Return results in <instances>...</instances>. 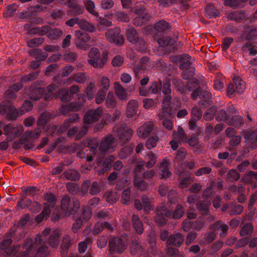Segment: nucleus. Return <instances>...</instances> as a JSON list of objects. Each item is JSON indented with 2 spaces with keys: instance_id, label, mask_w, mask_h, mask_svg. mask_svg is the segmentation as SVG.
<instances>
[{
  "instance_id": "2eb2a0df",
  "label": "nucleus",
  "mask_w": 257,
  "mask_h": 257,
  "mask_svg": "<svg viewBox=\"0 0 257 257\" xmlns=\"http://www.w3.org/2000/svg\"><path fill=\"white\" fill-rule=\"evenodd\" d=\"M0 114L2 115L10 114L12 117L18 116V111L8 101H3L0 104Z\"/></svg>"
},
{
  "instance_id": "8fccbe9b",
  "label": "nucleus",
  "mask_w": 257,
  "mask_h": 257,
  "mask_svg": "<svg viewBox=\"0 0 257 257\" xmlns=\"http://www.w3.org/2000/svg\"><path fill=\"white\" fill-rule=\"evenodd\" d=\"M243 122V118L241 116L236 115L233 116L231 118H229L228 120L227 121V123L229 125H233L235 127L240 126Z\"/></svg>"
},
{
  "instance_id": "bb28decb",
  "label": "nucleus",
  "mask_w": 257,
  "mask_h": 257,
  "mask_svg": "<svg viewBox=\"0 0 257 257\" xmlns=\"http://www.w3.org/2000/svg\"><path fill=\"white\" fill-rule=\"evenodd\" d=\"M61 177H64L66 179L71 181H77L80 178V174L78 171L74 169H69L65 171Z\"/></svg>"
},
{
  "instance_id": "774afa93",
  "label": "nucleus",
  "mask_w": 257,
  "mask_h": 257,
  "mask_svg": "<svg viewBox=\"0 0 257 257\" xmlns=\"http://www.w3.org/2000/svg\"><path fill=\"white\" fill-rule=\"evenodd\" d=\"M75 106H76V105L74 102H72L69 104L63 105L60 107V111L62 113L66 115L70 111L77 110Z\"/></svg>"
},
{
  "instance_id": "dca6fc26",
  "label": "nucleus",
  "mask_w": 257,
  "mask_h": 257,
  "mask_svg": "<svg viewBox=\"0 0 257 257\" xmlns=\"http://www.w3.org/2000/svg\"><path fill=\"white\" fill-rule=\"evenodd\" d=\"M75 36L77 47L81 49H84L86 50V49L84 47V44L90 40V37L89 35L80 30H76L75 32Z\"/></svg>"
},
{
  "instance_id": "e433bc0d",
  "label": "nucleus",
  "mask_w": 257,
  "mask_h": 257,
  "mask_svg": "<svg viewBox=\"0 0 257 257\" xmlns=\"http://www.w3.org/2000/svg\"><path fill=\"white\" fill-rule=\"evenodd\" d=\"M79 26L82 29L89 32H94L96 31V28L93 24L83 19H81Z\"/></svg>"
},
{
  "instance_id": "de8ad7c7",
  "label": "nucleus",
  "mask_w": 257,
  "mask_h": 257,
  "mask_svg": "<svg viewBox=\"0 0 257 257\" xmlns=\"http://www.w3.org/2000/svg\"><path fill=\"white\" fill-rule=\"evenodd\" d=\"M116 104L115 97L112 92H109L105 100V105L107 107L113 108Z\"/></svg>"
},
{
  "instance_id": "aec40b11",
  "label": "nucleus",
  "mask_w": 257,
  "mask_h": 257,
  "mask_svg": "<svg viewBox=\"0 0 257 257\" xmlns=\"http://www.w3.org/2000/svg\"><path fill=\"white\" fill-rule=\"evenodd\" d=\"M43 33L51 39H57L63 34V32L59 28H51L49 26L43 27Z\"/></svg>"
},
{
  "instance_id": "20e7f679",
  "label": "nucleus",
  "mask_w": 257,
  "mask_h": 257,
  "mask_svg": "<svg viewBox=\"0 0 257 257\" xmlns=\"http://www.w3.org/2000/svg\"><path fill=\"white\" fill-rule=\"evenodd\" d=\"M118 137L121 146L126 144L131 140L134 131L125 124H121L114 130Z\"/></svg>"
},
{
  "instance_id": "09e8293b",
  "label": "nucleus",
  "mask_w": 257,
  "mask_h": 257,
  "mask_svg": "<svg viewBox=\"0 0 257 257\" xmlns=\"http://www.w3.org/2000/svg\"><path fill=\"white\" fill-rule=\"evenodd\" d=\"M92 239L90 237H87L84 241H81L78 244V251L80 253L85 252L88 246L91 245Z\"/></svg>"
},
{
  "instance_id": "6e6d98bb",
  "label": "nucleus",
  "mask_w": 257,
  "mask_h": 257,
  "mask_svg": "<svg viewBox=\"0 0 257 257\" xmlns=\"http://www.w3.org/2000/svg\"><path fill=\"white\" fill-rule=\"evenodd\" d=\"M244 138L249 142L257 146V130L251 132H247L245 134Z\"/></svg>"
},
{
  "instance_id": "49530a36",
  "label": "nucleus",
  "mask_w": 257,
  "mask_h": 257,
  "mask_svg": "<svg viewBox=\"0 0 257 257\" xmlns=\"http://www.w3.org/2000/svg\"><path fill=\"white\" fill-rule=\"evenodd\" d=\"M253 231V226L251 223H247L241 228L239 234L241 236L250 235Z\"/></svg>"
},
{
  "instance_id": "f03ea898",
  "label": "nucleus",
  "mask_w": 257,
  "mask_h": 257,
  "mask_svg": "<svg viewBox=\"0 0 257 257\" xmlns=\"http://www.w3.org/2000/svg\"><path fill=\"white\" fill-rule=\"evenodd\" d=\"M185 213L183 207L180 204H177L173 212L164 205L158 206L156 209V215L154 219L160 226L166 223L167 218L178 219L181 218Z\"/></svg>"
},
{
  "instance_id": "58836bf2",
  "label": "nucleus",
  "mask_w": 257,
  "mask_h": 257,
  "mask_svg": "<svg viewBox=\"0 0 257 257\" xmlns=\"http://www.w3.org/2000/svg\"><path fill=\"white\" fill-rule=\"evenodd\" d=\"M233 82L235 85L236 92L239 94L242 93L245 88L244 82L238 77H234Z\"/></svg>"
},
{
  "instance_id": "a878e982",
  "label": "nucleus",
  "mask_w": 257,
  "mask_h": 257,
  "mask_svg": "<svg viewBox=\"0 0 257 257\" xmlns=\"http://www.w3.org/2000/svg\"><path fill=\"white\" fill-rule=\"evenodd\" d=\"M72 242L69 235L66 234L63 237V240L61 244V255L62 257H66L67 255V250L69 248Z\"/></svg>"
},
{
  "instance_id": "c03bdc74",
  "label": "nucleus",
  "mask_w": 257,
  "mask_h": 257,
  "mask_svg": "<svg viewBox=\"0 0 257 257\" xmlns=\"http://www.w3.org/2000/svg\"><path fill=\"white\" fill-rule=\"evenodd\" d=\"M105 200L109 203L113 204L119 199V195L115 192H108L104 195Z\"/></svg>"
},
{
  "instance_id": "0eeeda50",
  "label": "nucleus",
  "mask_w": 257,
  "mask_h": 257,
  "mask_svg": "<svg viewBox=\"0 0 257 257\" xmlns=\"http://www.w3.org/2000/svg\"><path fill=\"white\" fill-rule=\"evenodd\" d=\"M49 235L47 242L50 246L53 248L57 247L59 243V238L60 236V231L58 229H51L49 228H46L43 231L42 234L40 236L45 239L44 237Z\"/></svg>"
},
{
  "instance_id": "37998d69",
  "label": "nucleus",
  "mask_w": 257,
  "mask_h": 257,
  "mask_svg": "<svg viewBox=\"0 0 257 257\" xmlns=\"http://www.w3.org/2000/svg\"><path fill=\"white\" fill-rule=\"evenodd\" d=\"M109 212L107 210L104 209H97L94 212V218L97 220L102 219L109 218Z\"/></svg>"
},
{
  "instance_id": "7ed1b4c3",
  "label": "nucleus",
  "mask_w": 257,
  "mask_h": 257,
  "mask_svg": "<svg viewBox=\"0 0 257 257\" xmlns=\"http://www.w3.org/2000/svg\"><path fill=\"white\" fill-rule=\"evenodd\" d=\"M80 206V202L77 199H73L71 202L70 198L67 196H63L61 199V209L66 215L75 214Z\"/></svg>"
},
{
  "instance_id": "5fc2aeb1",
  "label": "nucleus",
  "mask_w": 257,
  "mask_h": 257,
  "mask_svg": "<svg viewBox=\"0 0 257 257\" xmlns=\"http://www.w3.org/2000/svg\"><path fill=\"white\" fill-rule=\"evenodd\" d=\"M145 158L149 160L146 164V166L147 168L150 169L156 164L157 157L152 152H150L146 156Z\"/></svg>"
},
{
  "instance_id": "ea45409f",
  "label": "nucleus",
  "mask_w": 257,
  "mask_h": 257,
  "mask_svg": "<svg viewBox=\"0 0 257 257\" xmlns=\"http://www.w3.org/2000/svg\"><path fill=\"white\" fill-rule=\"evenodd\" d=\"M177 38H171L169 37H165L158 40V43L160 46L165 47L166 46H173L177 41Z\"/></svg>"
},
{
  "instance_id": "39448f33",
  "label": "nucleus",
  "mask_w": 257,
  "mask_h": 257,
  "mask_svg": "<svg viewBox=\"0 0 257 257\" xmlns=\"http://www.w3.org/2000/svg\"><path fill=\"white\" fill-rule=\"evenodd\" d=\"M118 141L112 135H108L103 138L100 144L99 150L104 153L113 152L116 148Z\"/></svg>"
},
{
  "instance_id": "5701e85b",
  "label": "nucleus",
  "mask_w": 257,
  "mask_h": 257,
  "mask_svg": "<svg viewBox=\"0 0 257 257\" xmlns=\"http://www.w3.org/2000/svg\"><path fill=\"white\" fill-rule=\"evenodd\" d=\"M171 28L169 24L164 20L158 21L154 26L155 30L160 35L168 32Z\"/></svg>"
},
{
  "instance_id": "f3484780",
  "label": "nucleus",
  "mask_w": 257,
  "mask_h": 257,
  "mask_svg": "<svg viewBox=\"0 0 257 257\" xmlns=\"http://www.w3.org/2000/svg\"><path fill=\"white\" fill-rule=\"evenodd\" d=\"M184 241V236L179 232H174L169 235L167 241V245L174 246L179 247Z\"/></svg>"
},
{
  "instance_id": "69168bd1",
  "label": "nucleus",
  "mask_w": 257,
  "mask_h": 257,
  "mask_svg": "<svg viewBox=\"0 0 257 257\" xmlns=\"http://www.w3.org/2000/svg\"><path fill=\"white\" fill-rule=\"evenodd\" d=\"M134 185L142 191L147 189L148 184L144 181L143 177L135 179L134 181Z\"/></svg>"
},
{
  "instance_id": "b1692460",
  "label": "nucleus",
  "mask_w": 257,
  "mask_h": 257,
  "mask_svg": "<svg viewBox=\"0 0 257 257\" xmlns=\"http://www.w3.org/2000/svg\"><path fill=\"white\" fill-rule=\"evenodd\" d=\"M114 91L116 96L121 100H126L128 95L126 89L118 82L114 83Z\"/></svg>"
},
{
  "instance_id": "9b49d317",
  "label": "nucleus",
  "mask_w": 257,
  "mask_h": 257,
  "mask_svg": "<svg viewBox=\"0 0 257 257\" xmlns=\"http://www.w3.org/2000/svg\"><path fill=\"white\" fill-rule=\"evenodd\" d=\"M120 32V30L118 28L109 29L105 33V37L110 43L121 45L124 43V38Z\"/></svg>"
},
{
  "instance_id": "4468645a",
  "label": "nucleus",
  "mask_w": 257,
  "mask_h": 257,
  "mask_svg": "<svg viewBox=\"0 0 257 257\" xmlns=\"http://www.w3.org/2000/svg\"><path fill=\"white\" fill-rule=\"evenodd\" d=\"M87 147L89 148V150H86L85 154L88 155L85 157L86 161L90 162L93 160L95 156V151L99 144V141L96 138H93L91 140L86 141Z\"/></svg>"
},
{
  "instance_id": "6ab92c4d",
  "label": "nucleus",
  "mask_w": 257,
  "mask_h": 257,
  "mask_svg": "<svg viewBox=\"0 0 257 257\" xmlns=\"http://www.w3.org/2000/svg\"><path fill=\"white\" fill-rule=\"evenodd\" d=\"M23 84L22 83H17L9 87L5 93V97L8 99H15L17 98V93L22 88Z\"/></svg>"
},
{
  "instance_id": "9d476101",
  "label": "nucleus",
  "mask_w": 257,
  "mask_h": 257,
  "mask_svg": "<svg viewBox=\"0 0 257 257\" xmlns=\"http://www.w3.org/2000/svg\"><path fill=\"white\" fill-rule=\"evenodd\" d=\"M109 246L111 253L120 254L125 250L127 244L124 239L119 237H114L110 240Z\"/></svg>"
},
{
  "instance_id": "c9c22d12",
  "label": "nucleus",
  "mask_w": 257,
  "mask_h": 257,
  "mask_svg": "<svg viewBox=\"0 0 257 257\" xmlns=\"http://www.w3.org/2000/svg\"><path fill=\"white\" fill-rule=\"evenodd\" d=\"M219 14L218 11L211 4L207 5L205 9V16L209 19L214 18Z\"/></svg>"
},
{
  "instance_id": "7c9ffc66",
  "label": "nucleus",
  "mask_w": 257,
  "mask_h": 257,
  "mask_svg": "<svg viewBox=\"0 0 257 257\" xmlns=\"http://www.w3.org/2000/svg\"><path fill=\"white\" fill-rule=\"evenodd\" d=\"M246 17L244 11H235L233 12L227 13L226 17L228 20H234L238 22L243 19Z\"/></svg>"
},
{
  "instance_id": "f257e3e1",
  "label": "nucleus",
  "mask_w": 257,
  "mask_h": 257,
  "mask_svg": "<svg viewBox=\"0 0 257 257\" xmlns=\"http://www.w3.org/2000/svg\"><path fill=\"white\" fill-rule=\"evenodd\" d=\"M43 240L40 234L35 236L34 240L27 238L22 246L24 251L18 253L16 257H47L50 251L48 247L44 244Z\"/></svg>"
},
{
  "instance_id": "473e14b6",
  "label": "nucleus",
  "mask_w": 257,
  "mask_h": 257,
  "mask_svg": "<svg viewBox=\"0 0 257 257\" xmlns=\"http://www.w3.org/2000/svg\"><path fill=\"white\" fill-rule=\"evenodd\" d=\"M173 138L179 142H185L187 140L184 131L180 126L178 127L177 131H174L172 134Z\"/></svg>"
},
{
  "instance_id": "e2e57ef3",
  "label": "nucleus",
  "mask_w": 257,
  "mask_h": 257,
  "mask_svg": "<svg viewBox=\"0 0 257 257\" xmlns=\"http://www.w3.org/2000/svg\"><path fill=\"white\" fill-rule=\"evenodd\" d=\"M45 199L47 201L46 206L49 207H54L56 203V198L55 196L52 193H46L45 195ZM45 205H44L45 206Z\"/></svg>"
},
{
  "instance_id": "bf43d9fd",
  "label": "nucleus",
  "mask_w": 257,
  "mask_h": 257,
  "mask_svg": "<svg viewBox=\"0 0 257 257\" xmlns=\"http://www.w3.org/2000/svg\"><path fill=\"white\" fill-rule=\"evenodd\" d=\"M112 26V24L111 21L105 18H101L97 25V28L99 31H103L105 30L106 28Z\"/></svg>"
},
{
  "instance_id": "f704fd0d",
  "label": "nucleus",
  "mask_w": 257,
  "mask_h": 257,
  "mask_svg": "<svg viewBox=\"0 0 257 257\" xmlns=\"http://www.w3.org/2000/svg\"><path fill=\"white\" fill-rule=\"evenodd\" d=\"M29 53L32 56H35L37 61L44 60L48 57L47 53L42 52V50L39 49L31 50Z\"/></svg>"
},
{
  "instance_id": "0e129e2a",
  "label": "nucleus",
  "mask_w": 257,
  "mask_h": 257,
  "mask_svg": "<svg viewBox=\"0 0 257 257\" xmlns=\"http://www.w3.org/2000/svg\"><path fill=\"white\" fill-rule=\"evenodd\" d=\"M70 79L72 80L75 81L77 83L83 84L86 81L87 77L84 73H77L71 77Z\"/></svg>"
},
{
  "instance_id": "2f4dec72",
  "label": "nucleus",
  "mask_w": 257,
  "mask_h": 257,
  "mask_svg": "<svg viewBox=\"0 0 257 257\" xmlns=\"http://www.w3.org/2000/svg\"><path fill=\"white\" fill-rule=\"evenodd\" d=\"M145 252V249L139 243V242L134 240L133 241L131 245V253L133 254L142 255Z\"/></svg>"
},
{
  "instance_id": "864d4df0",
  "label": "nucleus",
  "mask_w": 257,
  "mask_h": 257,
  "mask_svg": "<svg viewBox=\"0 0 257 257\" xmlns=\"http://www.w3.org/2000/svg\"><path fill=\"white\" fill-rule=\"evenodd\" d=\"M17 9L18 7L15 4L8 6L6 11L4 13V16L7 18L14 16Z\"/></svg>"
},
{
  "instance_id": "a211bd4d",
  "label": "nucleus",
  "mask_w": 257,
  "mask_h": 257,
  "mask_svg": "<svg viewBox=\"0 0 257 257\" xmlns=\"http://www.w3.org/2000/svg\"><path fill=\"white\" fill-rule=\"evenodd\" d=\"M139 103L136 100H129L126 105V116L128 118H133L137 114Z\"/></svg>"
},
{
  "instance_id": "412c9836",
  "label": "nucleus",
  "mask_w": 257,
  "mask_h": 257,
  "mask_svg": "<svg viewBox=\"0 0 257 257\" xmlns=\"http://www.w3.org/2000/svg\"><path fill=\"white\" fill-rule=\"evenodd\" d=\"M174 61L176 62L181 63L179 66V68L181 70L187 68L191 64V58L188 54H183L176 56L174 57Z\"/></svg>"
},
{
  "instance_id": "1a4fd4ad",
  "label": "nucleus",
  "mask_w": 257,
  "mask_h": 257,
  "mask_svg": "<svg viewBox=\"0 0 257 257\" xmlns=\"http://www.w3.org/2000/svg\"><path fill=\"white\" fill-rule=\"evenodd\" d=\"M3 130L7 140L11 141L21 135L23 127L20 124L9 123L4 127Z\"/></svg>"
},
{
  "instance_id": "4c0bfd02",
  "label": "nucleus",
  "mask_w": 257,
  "mask_h": 257,
  "mask_svg": "<svg viewBox=\"0 0 257 257\" xmlns=\"http://www.w3.org/2000/svg\"><path fill=\"white\" fill-rule=\"evenodd\" d=\"M151 19V16L147 13L143 16H139L133 20V24L136 26H141L145 24Z\"/></svg>"
},
{
  "instance_id": "f8f14e48",
  "label": "nucleus",
  "mask_w": 257,
  "mask_h": 257,
  "mask_svg": "<svg viewBox=\"0 0 257 257\" xmlns=\"http://www.w3.org/2000/svg\"><path fill=\"white\" fill-rule=\"evenodd\" d=\"M103 113V109L98 107L95 109H90L84 116V122L86 124H91L97 121Z\"/></svg>"
},
{
  "instance_id": "052dcab7",
  "label": "nucleus",
  "mask_w": 257,
  "mask_h": 257,
  "mask_svg": "<svg viewBox=\"0 0 257 257\" xmlns=\"http://www.w3.org/2000/svg\"><path fill=\"white\" fill-rule=\"evenodd\" d=\"M50 213V209H49V207L46 206V204H45L44 210L40 214L36 217L35 220L37 222L40 223L45 218H47L49 216Z\"/></svg>"
},
{
  "instance_id": "6e6552de",
  "label": "nucleus",
  "mask_w": 257,
  "mask_h": 257,
  "mask_svg": "<svg viewBox=\"0 0 257 257\" xmlns=\"http://www.w3.org/2000/svg\"><path fill=\"white\" fill-rule=\"evenodd\" d=\"M12 240L10 238L6 239L0 243V253L5 257H13L19 250L20 245L11 246Z\"/></svg>"
},
{
  "instance_id": "3c124183",
  "label": "nucleus",
  "mask_w": 257,
  "mask_h": 257,
  "mask_svg": "<svg viewBox=\"0 0 257 257\" xmlns=\"http://www.w3.org/2000/svg\"><path fill=\"white\" fill-rule=\"evenodd\" d=\"M210 202L208 201H199L196 204L197 209L201 212L203 214H206L208 211L209 206Z\"/></svg>"
},
{
  "instance_id": "a19ab883",
  "label": "nucleus",
  "mask_w": 257,
  "mask_h": 257,
  "mask_svg": "<svg viewBox=\"0 0 257 257\" xmlns=\"http://www.w3.org/2000/svg\"><path fill=\"white\" fill-rule=\"evenodd\" d=\"M142 201L143 202V208L146 212L147 213L153 210L154 206L152 204V201L145 195L142 196Z\"/></svg>"
},
{
  "instance_id": "c756f323",
  "label": "nucleus",
  "mask_w": 257,
  "mask_h": 257,
  "mask_svg": "<svg viewBox=\"0 0 257 257\" xmlns=\"http://www.w3.org/2000/svg\"><path fill=\"white\" fill-rule=\"evenodd\" d=\"M110 80L108 77L105 76H100L97 81L99 90L107 91L110 87Z\"/></svg>"
},
{
  "instance_id": "338daca9",
  "label": "nucleus",
  "mask_w": 257,
  "mask_h": 257,
  "mask_svg": "<svg viewBox=\"0 0 257 257\" xmlns=\"http://www.w3.org/2000/svg\"><path fill=\"white\" fill-rule=\"evenodd\" d=\"M127 37L128 41L133 44L140 37L135 29H130L127 31Z\"/></svg>"
},
{
  "instance_id": "cd10ccee",
  "label": "nucleus",
  "mask_w": 257,
  "mask_h": 257,
  "mask_svg": "<svg viewBox=\"0 0 257 257\" xmlns=\"http://www.w3.org/2000/svg\"><path fill=\"white\" fill-rule=\"evenodd\" d=\"M55 98H60L61 100L63 102H67L71 100V95L67 88L59 90L53 96Z\"/></svg>"
},
{
  "instance_id": "72a5a7b5",
  "label": "nucleus",
  "mask_w": 257,
  "mask_h": 257,
  "mask_svg": "<svg viewBox=\"0 0 257 257\" xmlns=\"http://www.w3.org/2000/svg\"><path fill=\"white\" fill-rule=\"evenodd\" d=\"M114 157L113 156H111L104 161L103 163L102 168L97 169L96 170V172L99 175H102L104 172L109 170L111 168L110 163L114 160Z\"/></svg>"
},
{
  "instance_id": "ddd939ff",
  "label": "nucleus",
  "mask_w": 257,
  "mask_h": 257,
  "mask_svg": "<svg viewBox=\"0 0 257 257\" xmlns=\"http://www.w3.org/2000/svg\"><path fill=\"white\" fill-rule=\"evenodd\" d=\"M154 128V124L152 121H147L138 128L137 133L139 138L146 139L150 136Z\"/></svg>"
},
{
  "instance_id": "680f3d73",
  "label": "nucleus",
  "mask_w": 257,
  "mask_h": 257,
  "mask_svg": "<svg viewBox=\"0 0 257 257\" xmlns=\"http://www.w3.org/2000/svg\"><path fill=\"white\" fill-rule=\"evenodd\" d=\"M136 49L140 52H143L147 49L146 42L141 38L139 37L133 44Z\"/></svg>"
},
{
  "instance_id": "603ef678",
  "label": "nucleus",
  "mask_w": 257,
  "mask_h": 257,
  "mask_svg": "<svg viewBox=\"0 0 257 257\" xmlns=\"http://www.w3.org/2000/svg\"><path fill=\"white\" fill-rule=\"evenodd\" d=\"M244 35L245 36V39L247 40L254 39L257 38V28H247L244 31Z\"/></svg>"
},
{
  "instance_id": "4d7b16f0",
  "label": "nucleus",
  "mask_w": 257,
  "mask_h": 257,
  "mask_svg": "<svg viewBox=\"0 0 257 257\" xmlns=\"http://www.w3.org/2000/svg\"><path fill=\"white\" fill-rule=\"evenodd\" d=\"M239 177L240 175L237 171L231 169L228 172L226 179L229 182H233L238 180Z\"/></svg>"
},
{
  "instance_id": "423d86ee",
  "label": "nucleus",
  "mask_w": 257,
  "mask_h": 257,
  "mask_svg": "<svg viewBox=\"0 0 257 257\" xmlns=\"http://www.w3.org/2000/svg\"><path fill=\"white\" fill-rule=\"evenodd\" d=\"M88 63L95 68H102L105 62V58L101 59V54L96 48L91 49L89 54Z\"/></svg>"
},
{
  "instance_id": "79ce46f5",
  "label": "nucleus",
  "mask_w": 257,
  "mask_h": 257,
  "mask_svg": "<svg viewBox=\"0 0 257 257\" xmlns=\"http://www.w3.org/2000/svg\"><path fill=\"white\" fill-rule=\"evenodd\" d=\"M215 234L213 232H206L204 237L199 241V243L203 245L210 243L215 239Z\"/></svg>"
},
{
  "instance_id": "13d9d810",
  "label": "nucleus",
  "mask_w": 257,
  "mask_h": 257,
  "mask_svg": "<svg viewBox=\"0 0 257 257\" xmlns=\"http://www.w3.org/2000/svg\"><path fill=\"white\" fill-rule=\"evenodd\" d=\"M145 164V161L140 162L135 167L134 171V174L135 179H137L142 177L143 173L142 172L144 169V166Z\"/></svg>"
},
{
  "instance_id": "393cba45",
  "label": "nucleus",
  "mask_w": 257,
  "mask_h": 257,
  "mask_svg": "<svg viewBox=\"0 0 257 257\" xmlns=\"http://www.w3.org/2000/svg\"><path fill=\"white\" fill-rule=\"evenodd\" d=\"M132 222L134 228L139 234H142L144 232V227L142 221L138 215L133 214L132 217Z\"/></svg>"
},
{
  "instance_id": "4be33fe9",
  "label": "nucleus",
  "mask_w": 257,
  "mask_h": 257,
  "mask_svg": "<svg viewBox=\"0 0 257 257\" xmlns=\"http://www.w3.org/2000/svg\"><path fill=\"white\" fill-rule=\"evenodd\" d=\"M210 229L214 230H221L219 235L221 237H224L227 234L229 227L222 221L219 220L212 224Z\"/></svg>"
},
{
  "instance_id": "a18cd8bd",
  "label": "nucleus",
  "mask_w": 257,
  "mask_h": 257,
  "mask_svg": "<svg viewBox=\"0 0 257 257\" xmlns=\"http://www.w3.org/2000/svg\"><path fill=\"white\" fill-rule=\"evenodd\" d=\"M160 89L165 95L171 93V84L167 80L160 81Z\"/></svg>"
},
{
  "instance_id": "c85d7f7f",
  "label": "nucleus",
  "mask_w": 257,
  "mask_h": 257,
  "mask_svg": "<svg viewBox=\"0 0 257 257\" xmlns=\"http://www.w3.org/2000/svg\"><path fill=\"white\" fill-rule=\"evenodd\" d=\"M29 91V95L30 98L34 100H37L40 99L44 92L42 88H35L34 86H32Z\"/></svg>"
}]
</instances>
